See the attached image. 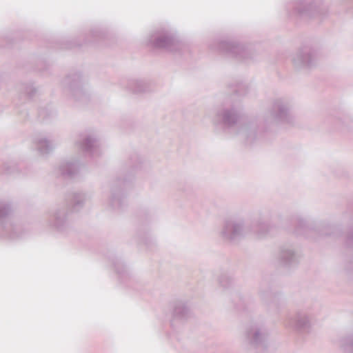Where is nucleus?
I'll use <instances>...</instances> for the list:
<instances>
[{
	"mask_svg": "<svg viewBox=\"0 0 353 353\" xmlns=\"http://www.w3.org/2000/svg\"><path fill=\"white\" fill-rule=\"evenodd\" d=\"M143 243H144L145 244H147V242H146V241H145V240H143Z\"/></svg>",
	"mask_w": 353,
	"mask_h": 353,
	"instance_id": "2f4dec72",
	"label": "nucleus"
},
{
	"mask_svg": "<svg viewBox=\"0 0 353 353\" xmlns=\"http://www.w3.org/2000/svg\"><path fill=\"white\" fill-rule=\"evenodd\" d=\"M132 165H130V168L132 170L134 171L139 170L141 167L142 161L141 158L138 156H134L132 159Z\"/></svg>",
	"mask_w": 353,
	"mask_h": 353,
	"instance_id": "a878e982",
	"label": "nucleus"
},
{
	"mask_svg": "<svg viewBox=\"0 0 353 353\" xmlns=\"http://www.w3.org/2000/svg\"><path fill=\"white\" fill-rule=\"evenodd\" d=\"M126 87L129 91L134 94L146 93L151 90V85L148 82L139 79L128 81Z\"/></svg>",
	"mask_w": 353,
	"mask_h": 353,
	"instance_id": "a211bd4d",
	"label": "nucleus"
},
{
	"mask_svg": "<svg viewBox=\"0 0 353 353\" xmlns=\"http://www.w3.org/2000/svg\"><path fill=\"white\" fill-rule=\"evenodd\" d=\"M296 227L294 232L297 235H303L307 238L334 236L339 237L341 234L339 226L330 224H323L317 228H313L306 223L302 218L296 219Z\"/></svg>",
	"mask_w": 353,
	"mask_h": 353,
	"instance_id": "423d86ee",
	"label": "nucleus"
},
{
	"mask_svg": "<svg viewBox=\"0 0 353 353\" xmlns=\"http://www.w3.org/2000/svg\"><path fill=\"white\" fill-rule=\"evenodd\" d=\"M318 59L317 51L310 46H305L299 48L293 54L292 61L297 70H310L316 65Z\"/></svg>",
	"mask_w": 353,
	"mask_h": 353,
	"instance_id": "1a4fd4ad",
	"label": "nucleus"
},
{
	"mask_svg": "<svg viewBox=\"0 0 353 353\" xmlns=\"http://www.w3.org/2000/svg\"><path fill=\"white\" fill-rule=\"evenodd\" d=\"M15 170H17L16 165H5L3 172L6 174H12L15 172Z\"/></svg>",
	"mask_w": 353,
	"mask_h": 353,
	"instance_id": "cd10ccee",
	"label": "nucleus"
},
{
	"mask_svg": "<svg viewBox=\"0 0 353 353\" xmlns=\"http://www.w3.org/2000/svg\"><path fill=\"white\" fill-rule=\"evenodd\" d=\"M209 48L223 55L240 61L252 60L255 55L252 46L245 45L234 39H216L210 42Z\"/></svg>",
	"mask_w": 353,
	"mask_h": 353,
	"instance_id": "20e7f679",
	"label": "nucleus"
},
{
	"mask_svg": "<svg viewBox=\"0 0 353 353\" xmlns=\"http://www.w3.org/2000/svg\"><path fill=\"white\" fill-rule=\"evenodd\" d=\"M250 232L249 228L245 225L243 219L228 218L224 220L220 236L230 243H236L245 237Z\"/></svg>",
	"mask_w": 353,
	"mask_h": 353,
	"instance_id": "0eeeda50",
	"label": "nucleus"
},
{
	"mask_svg": "<svg viewBox=\"0 0 353 353\" xmlns=\"http://www.w3.org/2000/svg\"><path fill=\"white\" fill-rule=\"evenodd\" d=\"M82 84L81 75L79 72L70 74L62 81V85L65 91L78 101H85L88 99Z\"/></svg>",
	"mask_w": 353,
	"mask_h": 353,
	"instance_id": "9d476101",
	"label": "nucleus"
},
{
	"mask_svg": "<svg viewBox=\"0 0 353 353\" xmlns=\"http://www.w3.org/2000/svg\"><path fill=\"white\" fill-rule=\"evenodd\" d=\"M232 301L237 310L244 311L248 308V305L252 303V299L248 296L238 294L234 296Z\"/></svg>",
	"mask_w": 353,
	"mask_h": 353,
	"instance_id": "412c9836",
	"label": "nucleus"
},
{
	"mask_svg": "<svg viewBox=\"0 0 353 353\" xmlns=\"http://www.w3.org/2000/svg\"><path fill=\"white\" fill-rule=\"evenodd\" d=\"M341 345L347 353H353V336L343 338Z\"/></svg>",
	"mask_w": 353,
	"mask_h": 353,
	"instance_id": "b1692460",
	"label": "nucleus"
},
{
	"mask_svg": "<svg viewBox=\"0 0 353 353\" xmlns=\"http://www.w3.org/2000/svg\"><path fill=\"white\" fill-rule=\"evenodd\" d=\"M23 92L28 96L29 99H31L34 97L37 90L32 85H26L23 87Z\"/></svg>",
	"mask_w": 353,
	"mask_h": 353,
	"instance_id": "bb28decb",
	"label": "nucleus"
},
{
	"mask_svg": "<svg viewBox=\"0 0 353 353\" xmlns=\"http://www.w3.org/2000/svg\"><path fill=\"white\" fill-rule=\"evenodd\" d=\"M172 319L171 325L173 326L174 321L176 319H186L190 314V309L187 303L183 301H176L172 303Z\"/></svg>",
	"mask_w": 353,
	"mask_h": 353,
	"instance_id": "dca6fc26",
	"label": "nucleus"
},
{
	"mask_svg": "<svg viewBox=\"0 0 353 353\" xmlns=\"http://www.w3.org/2000/svg\"><path fill=\"white\" fill-rule=\"evenodd\" d=\"M259 296H260L261 299L262 300V301L268 305H270L271 304H274V303L276 304L278 301V297H277L276 294L273 293L270 290H264V291L261 290L259 292Z\"/></svg>",
	"mask_w": 353,
	"mask_h": 353,
	"instance_id": "4be33fe9",
	"label": "nucleus"
},
{
	"mask_svg": "<svg viewBox=\"0 0 353 353\" xmlns=\"http://www.w3.org/2000/svg\"><path fill=\"white\" fill-rule=\"evenodd\" d=\"M312 323L311 314L305 310H299L294 315L289 316L285 321L286 327H292L297 331L309 332Z\"/></svg>",
	"mask_w": 353,
	"mask_h": 353,
	"instance_id": "9b49d317",
	"label": "nucleus"
},
{
	"mask_svg": "<svg viewBox=\"0 0 353 353\" xmlns=\"http://www.w3.org/2000/svg\"><path fill=\"white\" fill-rule=\"evenodd\" d=\"M12 207L10 203L0 199V236L15 240L22 236L21 227L17 225L10 216Z\"/></svg>",
	"mask_w": 353,
	"mask_h": 353,
	"instance_id": "39448f33",
	"label": "nucleus"
},
{
	"mask_svg": "<svg viewBox=\"0 0 353 353\" xmlns=\"http://www.w3.org/2000/svg\"><path fill=\"white\" fill-rule=\"evenodd\" d=\"M268 336L266 327L259 323H254L248 329L246 337L248 342L253 346L258 347L265 346V343Z\"/></svg>",
	"mask_w": 353,
	"mask_h": 353,
	"instance_id": "f8f14e48",
	"label": "nucleus"
},
{
	"mask_svg": "<svg viewBox=\"0 0 353 353\" xmlns=\"http://www.w3.org/2000/svg\"><path fill=\"white\" fill-rule=\"evenodd\" d=\"M292 7V14L301 18H323L328 14L327 7L320 1L297 0L294 3Z\"/></svg>",
	"mask_w": 353,
	"mask_h": 353,
	"instance_id": "6e6552de",
	"label": "nucleus"
},
{
	"mask_svg": "<svg viewBox=\"0 0 353 353\" xmlns=\"http://www.w3.org/2000/svg\"><path fill=\"white\" fill-rule=\"evenodd\" d=\"M149 46L170 52H183L189 48L188 45L181 41L174 30L168 28H159L150 33L147 39Z\"/></svg>",
	"mask_w": 353,
	"mask_h": 353,
	"instance_id": "7ed1b4c3",
	"label": "nucleus"
},
{
	"mask_svg": "<svg viewBox=\"0 0 353 353\" xmlns=\"http://www.w3.org/2000/svg\"><path fill=\"white\" fill-rule=\"evenodd\" d=\"M89 198L86 193L82 192L69 194L66 199V205L57 208L50 214L48 221L49 227L61 233L68 232L71 227L68 211L80 210Z\"/></svg>",
	"mask_w": 353,
	"mask_h": 353,
	"instance_id": "f03ea898",
	"label": "nucleus"
},
{
	"mask_svg": "<svg viewBox=\"0 0 353 353\" xmlns=\"http://www.w3.org/2000/svg\"><path fill=\"white\" fill-rule=\"evenodd\" d=\"M234 91L236 92V94H241V92L240 90V88L235 89Z\"/></svg>",
	"mask_w": 353,
	"mask_h": 353,
	"instance_id": "7c9ffc66",
	"label": "nucleus"
},
{
	"mask_svg": "<svg viewBox=\"0 0 353 353\" xmlns=\"http://www.w3.org/2000/svg\"><path fill=\"white\" fill-rule=\"evenodd\" d=\"M353 243V229H351L347 234L346 243L350 245Z\"/></svg>",
	"mask_w": 353,
	"mask_h": 353,
	"instance_id": "c85d7f7f",
	"label": "nucleus"
},
{
	"mask_svg": "<svg viewBox=\"0 0 353 353\" xmlns=\"http://www.w3.org/2000/svg\"><path fill=\"white\" fill-rule=\"evenodd\" d=\"M240 108L232 105L219 110L213 119V123L216 125H221L233 134L241 135L246 144L251 145L256 141L265 139L267 133L275 124L291 123L294 121L290 101L281 98L273 101L259 124L252 121L240 123Z\"/></svg>",
	"mask_w": 353,
	"mask_h": 353,
	"instance_id": "f257e3e1",
	"label": "nucleus"
},
{
	"mask_svg": "<svg viewBox=\"0 0 353 353\" xmlns=\"http://www.w3.org/2000/svg\"><path fill=\"white\" fill-rule=\"evenodd\" d=\"M113 265L119 275V277L121 279H126L128 277V271L121 261L117 260L116 261L113 262Z\"/></svg>",
	"mask_w": 353,
	"mask_h": 353,
	"instance_id": "5701e85b",
	"label": "nucleus"
},
{
	"mask_svg": "<svg viewBox=\"0 0 353 353\" xmlns=\"http://www.w3.org/2000/svg\"><path fill=\"white\" fill-rule=\"evenodd\" d=\"M124 199L121 188L112 187L108 199V205L113 210H120L124 205Z\"/></svg>",
	"mask_w": 353,
	"mask_h": 353,
	"instance_id": "6ab92c4d",
	"label": "nucleus"
},
{
	"mask_svg": "<svg viewBox=\"0 0 353 353\" xmlns=\"http://www.w3.org/2000/svg\"><path fill=\"white\" fill-rule=\"evenodd\" d=\"M77 145L79 149L86 155L94 157L100 154L99 143L94 135H81Z\"/></svg>",
	"mask_w": 353,
	"mask_h": 353,
	"instance_id": "ddd939ff",
	"label": "nucleus"
},
{
	"mask_svg": "<svg viewBox=\"0 0 353 353\" xmlns=\"http://www.w3.org/2000/svg\"><path fill=\"white\" fill-rule=\"evenodd\" d=\"M299 254L292 246L285 245L280 250L278 261L280 265L290 268L299 263Z\"/></svg>",
	"mask_w": 353,
	"mask_h": 353,
	"instance_id": "4468645a",
	"label": "nucleus"
},
{
	"mask_svg": "<svg viewBox=\"0 0 353 353\" xmlns=\"http://www.w3.org/2000/svg\"><path fill=\"white\" fill-rule=\"evenodd\" d=\"M347 270L353 272V261H352L347 266Z\"/></svg>",
	"mask_w": 353,
	"mask_h": 353,
	"instance_id": "c756f323",
	"label": "nucleus"
},
{
	"mask_svg": "<svg viewBox=\"0 0 353 353\" xmlns=\"http://www.w3.org/2000/svg\"><path fill=\"white\" fill-rule=\"evenodd\" d=\"M271 225L269 222L260 218L255 221L252 225V228H250V232L252 231L256 234L259 236H262L270 230Z\"/></svg>",
	"mask_w": 353,
	"mask_h": 353,
	"instance_id": "aec40b11",
	"label": "nucleus"
},
{
	"mask_svg": "<svg viewBox=\"0 0 353 353\" xmlns=\"http://www.w3.org/2000/svg\"><path fill=\"white\" fill-rule=\"evenodd\" d=\"M79 170V165L77 161H63L56 170V174L64 179L73 178Z\"/></svg>",
	"mask_w": 353,
	"mask_h": 353,
	"instance_id": "2eb2a0df",
	"label": "nucleus"
},
{
	"mask_svg": "<svg viewBox=\"0 0 353 353\" xmlns=\"http://www.w3.org/2000/svg\"><path fill=\"white\" fill-rule=\"evenodd\" d=\"M219 284L224 288H229L233 283V279L230 276L223 274L219 277Z\"/></svg>",
	"mask_w": 353,
	"mask_h": 353,
	"instance_id": "393cba45",
	"label": "nucleus"
},
{
	"mask_svg": "<svg viewBox=\"0 0 353 353\" xmlns=\"http://www.w3.org/2000/svg\"><path fill=\"white\" fill-rule=\"evenodd\" d=\"M34 143L37 151L42 155L49 154L55 147V144L52 139L43 135L36 137Z\"/></svg>",
	"mask_w": 353,
	"mask_h": 353,
	"instance_id": "f3484780",
	"label": "nucleus"
}]
</instances>
